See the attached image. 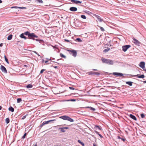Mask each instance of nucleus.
<instances>
[{"label": "nucleus", "instance_id": "obj_54", "mask_svg": "<svg viewBox=\"0 0 146 146\" xmlns=\"http://www.w3.org/2000/svg\"><path fill=\"white\" fill-rule=\"evenodd\" d=\"M33 52L34 53H35L36 54H37L38 53H37L36 52V51H33Z\"/></svg>", "mask_w": 146, "mask_h": 146}, {"label": "nucleus", "instance_id": "obj_9", "mask_svg": "<svg viewBox=\"0 0 146 146\" xmlns=\"http://www.w3.org/2000/svg\"><path fill=\"white\" fill-rule=\"evenodd\" d=\"M93 15L97 18L99 22H101L103 21V19H102L100 16L96 14H94Z\"/></svg>", "mask_w": 146, "mask_h": 146}, {"label": "nucleus", "instance_id": "obj_45", "mask_svg": "<svg viewBox=\"0 0 146 146\" xmlns=\"http://www.w3.org/2000/svg\"><path fill=\"white\" fill-rule=\"evenodd\" d=\"M85 12L87 13V14H89L90 13H91V12H90L88 11H85Z\"/></svg>", "mask_w": 146, "mask_h": 146}, {"label": "nucleus", "instance_id": "obj_59", "mask_svg": "<svg viewBox=\"0 0 146 146\" xmlns=\"http://www.w3.org/2000/svg\"><path fill=\"white\" fill-rule=\"evenodd\" d=\"M94 70V71H97L98 70L97 69H93Z\"/></svg>", "mask_w": 146, "mask_h": 146}, {"label": "nucleus", "instance_id": "obj_3", "mask_svg": "<svg viewBox=\"0 0 146 146\" xmlns=\"http://www.w3.org/2000/svg\"><path fill=\"white\" fill-rule=\"evenodd\" d=\"M132 39L133 40V42L136 45L138 46H140L142 45V43L135 38L133 37Z\"/></svg>", "mask_w": 146, "mask_h": 146}, {"label": "nucleus", "instance_id": "obj_20", "mask_svg": "<svg viewBox=\"0 0 146 146\" xmlns=\"http://www.w3.org/2000/svg\"><path fill=\"white\" fill-rule=\"evenodd\" d=\"M9 110L12 112H13L14 111V110L12 107L10 106L9 108Z\"/></svg>", "mask_w": 146, "mask_h": 146}, {"label": "nucleus", "instance_id": "obj_14", "mask_svg": "<svg viewBox=\"0 0 146 146\" xmlns=\"http://www.w3.org/2000/svg\"><path fill=\"white\" fill-rule=\"evenodd\" d=\"M69 10L72 11H77V9L76 7H71L70 8Z\"/></svg>", "mask_w": 146, "mask_h": 146}, {"label": "nucleus", "instance_id": "obj_56", "mask_svg": "<svg viewBox=\"0 0 146 146\" xmlns=\"http://www.w3.org/2000/svg\"><path fill=\"white\" fill-rule=\"evenodd\" d=\"M46 59L47 60H51V59L50 58H46Z\"/></svg>", "mask_w": 146, "mask_h": 146}, {"label": "nucleus", "instance_id": "obj_22", "mask_svg": "<svg viewBox=\"0 0 146 146\" xmlns=\"http://www.w3.org/2000/svg\"><path fill=\"white\" fill-rule=\"evenodd\" d=\"M33 86L32 84H29L26 86V87L28 88H31Z\"/></svg>", "mask_w": 146, "mask_h": 146}, {"label": "nucleus", "instance_id": "obj_30", "mask_svg": "<svg viewBox=\"0 0 146 146\" xmlns=\"http://www.w3.org/2000/svg\"><path fill=\"white\" fill-rule=\"evenodd\" d=\"M4 58H5V61H6V62L8 64H9V61H8V59L7 58L6 56H5V55H4Z\"/></svg>", "mask_w": 146, "mask_h": 146}, {"label": "nucleus", "instance_id": "obj_61", "mask_svg": "<svg viewBox=\"0 0 146 146\" xmlns=\"http://www.w3.org/2000/svg\"><path fill=\"white\" fill-rule=\"evenodd\" d=\"M33 146H37V143H36L35 145Z\"/></svg>", "mask_w": 146, "mask_h": 146}, {"label": "nucleus", "instance_id": "obj_17", "mask_svg": "<svg viewBox=\"0 0 146 146\" xmlns=\"http://www.w3.org/2000/svg\"><path fill=\"white\" fill-rule=\"evenodd\" d=\"M25 34L23 33L21 34L20 35V37L23 38H24L25 39H26L27 38V37H26L25 36H24Z\"/></svg>", "mask_w": 146, "mask_h": 146}, {"label": "nucleus", "instance_id": "obj_31", "mask_svg": "<svg viewBox=\"0 0 146 146\" xmlns=\"http://www.w3.org/2000/svg\"><path fill=\"white\" fill-rule=\"evenodd\" d=\"M5 122L7 124L9 123L10 122V120L9 118H7L5 119Z\"/></svg>", "mask_w": 146, "mask_h": 146}, {"label": "nucleus", "instance_id": "obj_6", "mask_svg": "<svg viewBox=\"0 0 146 146\" xmlns=\"http://www.w3.org/2000/svg\"><path fill=\"white\" fill-rule=\"evenodd\" d=\"M131 46V45H124L122 46V50L124 51L125 52Z\"/></svg>", "mask_w": 146, "mask_h": 146}, {"label": "nucleus", "instance_id": "obj_12", "mask_svg": "<svg viewBox=\"0 0 146 146\" xmlns=\"http://www.w3.org/2000/svg\"><path fill=\"white\" fill-rule=\"evenodd\" d=\"M70 1L71 2L76 4L81 3H82V1L77 0H71Z\"/></svg>", "mask_w": 146, "mask_h": 146}, {"label": "nucleus", "instance_id": "obj_1", "mask_svg": "<svg viewBox=\"0 0 146 146\" xmlns=\"http://www.w3.org/2000/svg\"><path fill=\"white\" fill-rule=\"evenodd\" d=\"M101 60L103 63L110 65H113V61L112 60L103 58H102Z\"/></svg>", "mask_w": 146, "mask_h": 146}, {"label": "nucleus", "instance_id": "obj_37", "mask_svg": "<svg viewBox=\"0 0 146 146\" xmlns=\"http://www.w3.org/2000/svg\"><path fill=\"white\" fill-rule=\"evenodd\" d=\"M36 1L41 3H43V1L42 0H36Z\"/></svg>", "mask_w": 146, "mask_h": 146}, {"label": "nucleus", "instance_id": "obj_25", "mask_svg": "<svg viewBox=\"0 0 146 146\" xmlns=\"http://www.w3.org/2000/svg\"><path fill=\"white\" fill-rule=\"evenodd\" d=\"M60 129V130L61 132H65L66 131L64 129V128L63 127L62 128H60L58 129Z\"/></svg>", "mask_w": 146, "mask_h": 146}, {"label": "nucleus", "instance_id": "obj_32", "mask_svg": "<svg viewBox=\"0 0 146 146\" xmlns=\"http://www.w3.org/2000/svg\"><path fill=\"white\" fill-rule=\"evenodd\" d=\"M110 50V48H107L104 50L103 51L104 52H106Z\"/></svg>", "mask_w": 146, "mask_h": 146}, {"label": "nucleus", "instance_id": "obj_15", "mask_svg": "<svg viewBox=\"0 0 146 146\" xmlns=\"http://www.w3.org/2000/svg\"><path fill=\"white\" fill-rule=\"evenodd\" d=\"M89 74L91 75H96L97 76H99L100 75V74L98 72H90L89 73Z\"/></svg>", "mask_w": 146, "mask_h": 146}, {"label": "nucleus", "instance_id": "obj_26", "mask_svg": "<svg viewBox=\"0 0 146 146\" xmlns=\"http://www.w3.org/2000/svg\"><path fill=\"white\" fill-rule=\"evenodd\" d=\"M60 56L62 58H66V56L62 53H60Z\"/></svg>", "mask_w": 146, "mask_h": 146}, {"label": "nucleus", "instance_id": "obj_35", "mask_svg": "<svg viewBox=\"0 0 146 146\" xmlns=\"http://www.w3.org/2000/svg\"><path fill=\"white\" fill-rule=\"evenodd\" d=\"M18 8L21 9H27L26 7H18Z\"/></svg>", "mask_w": 146, "mask_h": 146}, {"label": "nucleus", "instance_id": "obj_8", "mask_svg": "<svg viewBox=\"0 0 146 146\" xmlns=\"http://www.w3.org/2000/svg\"><path fill=\"white\" fill-rule=\"evenodd\" d=\"M1 70L3 72L5 73H7V71L6 68L3 66L1 65Z\"/></svg>", "mask_w": 146, "mask_h": 146}, {"label": "nucleus", "instance_id": "obj_60", "mask_svg": "<svg viewBox=\"0 0 146 146\" xmlns=\"http://www.w3.org/2000/svg\"><path fill=\"white\" fill-rule=\"evenodd\" d=\"M2 107L0 106V110H1L2 109Z\"/></svg>", "mask_w": 146, "mask_h": 146}, {"label": "nucleus", "instance_id": "obj_13", "mask_svg": "<svg viewBox=\"0 0 146 146\" xmlns=\"http://www.w3.org/2000/svg\"><path fill=\"white\" fill-rule=\"evenodd\" d=\"M94 129L95 130L99 129L101 130H102V127L101 126L97 125H95L94 126Z\"/></svg>", "mask_w": 146, "mask_h": 146}, {"label": "nucleus", "instance_id": "obj_40", "mask_svg": "<svg viewBox=\"0 0 146 146\" xmlns=\"http://www.w3.org/2000/svg\"><path fill=\"white\" fill-rule=\"evenodd\" d=\"M141 116L142 118H144L145 117V114L143 113H142L141 114Z\"/></svg>", "mask_w": 146, "mask_h": 146}, {"label": "nucleus", "instance_id": "obj_21", "mask_svg": "<svg viewBox=\"0 0 146 146\" xmlns=\"http://www.w3.org/2000/svg\"><path fill=\"white\" fill-rule=\"evenodd\" d=\"M13 35H9L7 37V39L8 40H11L12 38Z\"/></svg>", "mask_w": 146, "mask_h": 146}, {"label": "nucleus", "instance_id": "obj_41", "mask_svg": "<svg viewBox=\"0 0 146 146\" xmlns=\"http://www.w3.org/2000/svg\"><path fill=\"white\" fill-rule=\"evenodd\" d=\"M46 70L45 69H42L40 71V74H42L43 73V72L45 70Z\"/></svg>", "mask_w": 146, "mask_h": 146}, {"label": "nucleus", "instance_id": "obj_16", "mask_svg": "<svg viewBox=\"0 0 146 146\" xmlns=\"http://www.w3.org/2000/svg\"><path fill=\"white\" fill-rule=\"evenodd\" d=\"M129 117L131 118H132V119H133L134 120H135V121H136L137 120V118H136V117H135V116L134 115H132V114H130L129 115Z\"/></svg>", "mask_w": 146, "mask_h": 146}, {"label": "nucleus", "instance_id": "obj_46", "mask_svg": "<svg viewBox=\"0 0 146 146\" xmlns=\"http://www.w3.org/2000/svg\"><path fill=\"white\" fill-rule=\"evenodd\" d=\"M121 140H122L123 141H125L126 140V139L125 138H121Z\"/></svg>", "mask_w": 146, "mask_h": 146}, {"label": "nucleus", "instance_id": "obj_57", "mask_svg": "<svg viewBox=\"0 0 146 146\" xmlns=\"http://www.w3.org/2000/svg\"><path fill=\"white\" fill-rule=\"evenodd\" d=\"M143 82L144 83H146V80L145 81H143Z\"/></svg>", "mask_w": 146, "mask_h": 146}, {"label": "nucleus", "instance_id": "obj_50", "mask_svg": "<svg viewBox=\"0 0 146 146\" xmlns=\"http://www.w3.org/2000/svg\"><path fill=\"white\" fill-rule=\"evenodd\" d=\"M66 41L67 42H70V40H67V39H65L64 40Z\"/></svg>", "mask_w": 146, "mask_h": 146}, {"label": "nucleus", "instance_id": "obj_63", "mask_svg": "<svg viewBox=\"0 0 146 146\" xmlns=\"http://www.w3.org/2000/svg\"><path fill=\"white\" fill-rule=\"evenodd\" d=\"M93 146H96L95 144H93Z\"/></svg>", "mask_w": 146, "mask_h": 146}, {"label": "nucleus", "instance_id": "obj_58", "mask_svg": "<svg viewBox=\"0 0 146 146\" xmlns=\"http://www.w3.org/2000/svg\"><path fill=\"white\" fill-rule=\"evenodd\" d=\"M27 65H24L23 67H27Z\"/></svg>", "mask_w": 146, "mask_h": 146}, {"label": "nucleus", "instance_id": "obj_36", "mask_svg": "<svg viewBox=\"0 0 146 146\" xmlns=\"http://www.w3.org/2000/svg\"><path fill=\"white\" fill-rule=\"evenodd\" d=\"M81 17L84 19H86V16L84 15H81Z\"/></svg>", "mask_w": 146, "mask_h": 146}, {"label": "nucleus", "instance_id": "obj_44", "mask_svg": "<svg viewBox=\"0 0 146 146\" xmlns=\"http://www.w3.org/2000/svg\"><path fill=\"white\" fill-rule=\"evenodd\" d=\"M18 7H17V6H14V7H11V8L12 9H13V8L18 9Z\"/></svg>", "mask_w": 146, "mask_h": 146}, {"label": "nucleus", "instance_id": "obj_4", "mask_svg": "<svg viewBox=\"0 0 146 146\" xmlns=\"http://www.w3.org/2000/svg\"><path fill=\"white\" fill-rule=\"evenodd\" d=\"M67 51L69 52L70 54L72 55L74 57H76L77 55L76 51L74 50H67Z\"/></svg>", "mask_w": 146, "mask_h": 146}, {"label": "nucleus", "instance_id": "obj_38", "mask_svg": "<svg viewBox=\"0 0 146 146\" xmlns=\"http://www.w3.org/2000/svg\"><path fill=\"white\" fill-rule=\"evenodd\" d=\"M45 125L44 123V121L39 126L41 128L42 127L43 125Z\"/></svg>", "mask_w": 146, "mask_h": 146}, {"label": "nucleus", "instance_id": "obj_55", "mask_svg": "<svg viewBox=\"0 0 146 146\" xmlns=\"http://www.w3.org/2000/svg\"><path fill=\"white\" fill-rule=\"evenodd\" d=\"M3 45V43H1L0 44V46H2Z\"/></svg>", "mask_w": 146, "mask_h": 146}, {"label": "nucleus", "instance_id": "obj_43", "mask_svg": "<svg viewBox=\"0 0 146 146\" xmlns=\"http://www.w3.org/2000/svg\"><path fill=\"white\" fill-rule=\"evenodd\" d=\"M27 114L26 115L24 116L22 118V119H25L26 117V116L27 115Z\"/></svg>", "mask_w": 146, "mask_h": 146}, {"label": "nucleus", "instance_id": "obj_24", "mask_svg": "<svg viewBox=\"0 0 146 146\" xmlns=\"http://www.w3.org/2000/svg\"><path fill=\"white\" fill-rule=\"evenodd\" d=\"M85 108H89L90 109V110L92 111H95L96 110V109L95 108H92V107H91L88 106V107H86Z\"/></svg>", "mask_w": 146, "mask_h": 146}, {"label": "nucleus", "instance_id": "obj_19", "mask_svg": "<svg viewBox=\"0 0 146 146\" xmlns=\"http://www.w3.org/2000/svg\"><path fill=\"white\" fill-rule=\"evenodd\" d=\"M126 83L127 84H128L129 86H131L132 85L133 82H132L131 81H128V82H126Z\"/></svg>", "mask_w": 146, "mask_h": 146}, {"label": "nucleus", "instance_id": "obj_18", "mask_svg": "<svg viewBox=\"0 0 146 146\" xmlns=\"http://www.w3.org/2000/svg\"><path fill=\"white\" fill-rule=\"evenodd\" d=\"M34 40H35L36 41H39L40 43H43L44 42L43 40H41L38 38L35 39H35Z\"/></svg>", "mask_w": 146, "mask_h": 146}, {"label": "nucleus", "instance_id": "obj_7", "mask_svg": "<svg viewBox=\"0 0 146 146\" xmlns=\"http://www.w3.org/2000/svg\"><path fill=\"white\" fill-rule=\"evenodd\" d=\"M125 75L127 76H136L139 78H143L145 77V76L143 74H142L141 75H139V74H137L136 75H132L131 74H125Z\"/></svg>", "mask_w": 146, "mask_h": 146}, {"label": "nucleus", "instance_id": "obj_48", "mask_svg": "<svg viewBox=\"0 0 146 146\" xmlns=\"http://www.w3.org/2000/svg\"><path fill=\"white\" fill-rule=\"evenodd\" d=\"M55 121H56V119H55L49 120V121H50V122Z\"/></svg>", "mask_w": 146, "mask_h": 146}, {"label": "nucleus", "instance_id": "obj_23", "mask_svg": "<svg viewBox=\"0 0 146 146\" xmlns=\"http://www.w3.org/2000/svg\"><path fill=\"white\" fill-rule=\"evenodd\" d=\"M30 33L29 31H27L23 33L25 34V35H26L28 36V37H29Z\"/></svg>", "mask_w": 146, "mask_h": 146}, {"label": "nucleus", "instance_id": "obj_39", "mask_svg": "<svg viewBox=\"0 0 146 146\" xmlns=\"http://www.w3.org/2000/svg\"><path fill=\"white\" fill-rule=\"evenodd\" d=\"M27 135V133H25L24 134V135L22 136V139H24L25 137Z\"/></svg>", "mask_w": 146, "mask_h": 146}, {"label": "nucleus", "instance_id": "obj_5", "mask_svg": "<svg viewBox=\"0 0 146 146\" xmlns=\"http://www.w3.org/2000/svg\"><path fill=\"white\" fill-rule=\"evenodd\" d=\"M38 36L35 35L34 33H30L29 36L28 37L29 38L34 40L35 38H37Z\"/></svg>", "mask_w": 146, "mask_h": 146}, {"label": "nucleus", "instance_id": "obj_62", "mask_svg": "<svg viewBox=\"0 0 146 146\" xmlns=\"http://www.w3.org/2000/svg\"><path fill=\"white\" fill-rule=\"evenodd\" d=\"M2 1L1 0H0V3H2Z\"/></svg>", "mask_w": 146, "mask_h": 146}, {"label": "nucleus", "instance_id": "obj_64", "mask_svg": "<svg viewBox=\"0 0 146 146\" xmlns=\"http://www.w3.org/2000/svg\"><path fill=\"white\" fill-rule=\"evenodd\" d=\"M93 146H96L95 144H93Z\"/></svg>", "mask_w": 146, "mask_h": 146}, {"label": "nucleus", "instance_id": "obj_10", "mask_svg": "<svg viewBox=\"0 0 146 146\" xmlns=\"http://www.w3.org/2000/svg\"><path fill=\"white\" fill-rule=\"evenodd\" d=\"M145 62H141L139 64V66L142 68L143 70L145 68Z\"/></svg>", "mask_w": 146, "mask_h": 146}, {"label": "nucleus", "instance_id": "obj_11", "mask_svg": "<svg viewBox=\"0 0 146 146\" xmlns=\"http://www.w3.org/2000/svg\"><path fill=\"white\" fill-rule=\"evenodd\" d=\"M113 75L116 76H123V74L122 73H119V72H113Z\"/></svg>", "mask_w": 146, "mask_h": 146}, {"label": "nucleus", "instance_id": "obj_42", "mask_svg": "<svg viewBox=\"0 0 146 146\" xmlns=\"http://www.w3.org/2000/svg\"><path fill=\"white\" fill-rule=\"evenodd\" d=\"M44 123L45 124H46L49 123L50 122V121H44Z\"/></svg>", "mask_w": 146, "mask_h": 146}, {"label": "nucleus", "instance_id": "obj_47", "mask_svg": "<svg viewBox=\"0 0 146 146\" xmlns=\"http://www.w3.org/2000/svg\"><path fill=\"white\" fill-rule=\"evenodd\" d=\"M69 88L71 90H74L75 89L74 88L72 87H69Z\"/></svg>", "mask_w": 146, "mask_h": 146}, {"label": "nucleus", "instance_id": "obj_2", "mask_svg": "<svg viewBox=\"0 0 146 146\" xmlns=\"http://www.w3.org/2000/svg\"><path fill=\"white\" fill-rule=\"evenodd\" d=\"M59 118L62 119L64 120H66L70 122H73V119L70 118L69 116L66 115H63L60 116Z\"/></svg>", "mask_w": 146, "mask_h": 146}, {"label": "nucleus", "instance_id": "obj_34", "mask_svg": "<svg viewBox=\"0 0 146 146\" xmlns=\"http://www.w3.org/2000/svg\"><path fill=\"white\" fill-rule=\"evenodd\" d=\"M98 26L100 28L101 30L102 31L104 32L105 31L104 29V28L103 27H101L100 26Z\"/></svg>", "mask_w": 146, "mask_h": 146}, {"label": "nucleus", "instance_id": "obj_33", "mask_svg": "<svg viewBox=\"0 0 146 146\" xmlns=\"http://www.w3.org/2000/svg\"><path fill=\"white\" fill-rule=\"evenodd\" d=\"M17 103H19L22 101V99L21 98H18L17 99Z\"/></svg>", "mask_w": 146, "mask_h": 146}, {"label": "nucleus", "instance_id": "obj_28", "mask_svg": "<svg viewBox=\"0 0 146 146\" xmlns=\"http://www.w3.org/2000/svg\"><path fill=\"white\" fill-rule=\"evenodd\" d=\"M76 41H78L79 42H81L82 41V40L80 38H77L75 40Z\"/></svg>", "mask_w": 146, "mask_h": 146}, {"label": "nucleus", "instance_id": "obj_27", "mask_svg": "<svg viewBox=\"0 0 146 146\" xmlns=\"http://www.w3.org/2000/svg\"><path fill=\"white\" fill-rule=\"evenodd\" d=\"M94 132L97 134L101 138H102V136L100 134H99V132L96 130H94Z\"/></svg>", "mask_w": 146, "mask_h": 146}, {"label": "nucleus", "instance_id": "obj_51", "mask_svg": "<svg viewBox=\"0 0 146 146\" xmlns=\"http://www.w3.org/2000/svg\"><path fill=\"white\" fill-rule=\"evenodd\" d=\"M75 101H76V100L75 99H71L70 100V101H72V102Z\"/></svg>", "mask_w": 146, "mask_h": 146}, {"label": "nucleus", "instance_id": "obj_29", "mask_svg": "<svg viewBox=\"0 0 146 146\" xmlns=\"http://www.w3.org/2000/svg\"><path fill=\"white\" fill-rule=\"evenodd\" d=\"M78 141L79 143H80L82 146H84L85 145L84 143H83V142H82L80 140H78Z\"/></svg>", "mask_w": 146, "mask_h": 146}, {"label": "nucleus", "instance_id": "obj_49", "mask_svg": "<svg viewBox=\"0 0 146 146\" xmlns=\"http://www.w3.org/2000/svg\"><path fill=\"white\" fill-rule=\"evenodd\" d=\"M53 66L54 68H57L58 67L57 66Z\"/></svg>", "mask_w": 146, "mask_h": 146}, {"label": "nucleus", "instance_id": "obj_52", "mask_svg": "<svg viewBox=\"0 0 146 146\" xmlns=\"http://www.w3.org/2000/svg\"><path fill=\"white\" fill-rule=\"evenodd\" d=\"M63 128H64V129H67L69 128L68 127H63Z\"/></svg>", "mask_w": 146, "mask_h": 146}, {"label": "nucleus", "instance_id": "obj_53", "mask_svg": "<svg viewBox=\"0 0 146 146\" xmlns=\"http://www.w3.org/2000/svg\"><path fill=\"white\" fill-rule=\"evenodd\" d=\"M117 138L118 139H121V137H120L119 136H117Z\"/></svg>", "mask_w": 146, "mask_h": 146}]
</instances>
